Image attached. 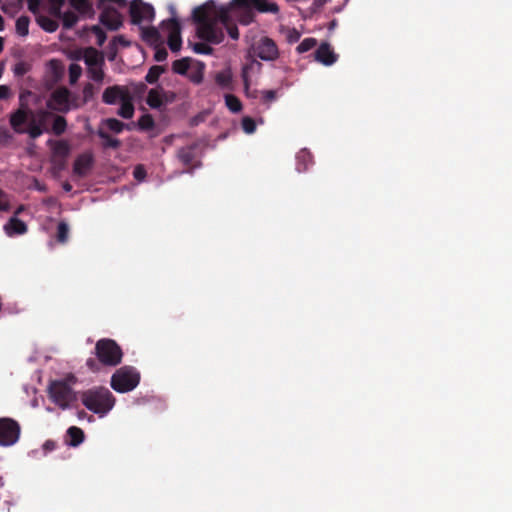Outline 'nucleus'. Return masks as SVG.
Segmentation results:
<instances>
[{
    "mask_svg": "<svg viewBox=\"0 0 512 512\" xmlns=\"http://www.w3.org/2000/svg\"><path fill=\"white\" fill-rule=\"evenodd\" d=\"M196 143L184 146L177 151V157L184 166H192L196 159Z\"/></svg>",
    "mask_w": 512,
    "mask_h": 512,
    "instance_id": "obj_19",
    "label": "nucleus"
},
{
    "mask_svg": "<svg viewBox=\"0 0 512 512\" xmlns=\"http://www.w3.org/2000/svg\"><path fill=\"white\" fill-rule=\"evenodd\" d=\"M98 136L104 140L103 147L104 148H113L117 149L120 147L121 142L119 139L111 137L107 132L103 130L98 131Z\"/></svg>",
    "mask_w": 512,
    "mask_h": 512,
    "instance_id": "obj_33",
    "label": "nucleus"
},
{
    "mask_svg": "<svg viewBox=\"0 0 512 512\" xmlns=\"http://www.w3.org/2000/svg\"><path fill=\"white\" fill-rule=\"evenodd\" d=\"M30 94V91L20 94V107L16 111L12 112L9 117L10 126L17 134H24L26 132L24 125L29 124V117L33 115V112L24 102L25 97Z\"/></svg>",
    "mask_w": 512,
    "mask_h": 512,
    "instance_id": "obj_8",
    "label": "nucleus"
},
{
    "mask_svg": "<svg viewBox=\"0 0 512 512\" xmlns=\"http://www.w3.org/2000/svg\"><path fill=\"white\" fill-rule=\"evenodd\" d=\"M193 50L195 53L203 55H210L213 52V48L204 42L194 43Z\"/></svg>",
    "mask_w": 512,
    "mask_h": 512,
    "instance_id": "obj_46",
    "label": "nucleus"
},
{
    "mask_svg": "<svg viewBox=\"0 0 512 512\" xmlns=\"http://www.w3.org/2000/svg\"><path fill=\"white\" fill-rule=\"evenodd\" d=\"M69 58L74 61H80L85 58V48H78L69 53Z\"/></svg>",
    "mask_w": 512,
    "mask_h": 512,
    "instance_id": "obj_52",
    "label": "nucleus"
},
{
    "mask_svg": "<svg viewBox=\"0 0 512 512\" xmlns=\"http://www.w3.org/2000/svg\"><path fill=\"white\" fill-rule=\"evenodd\" d=\"M164 72V66L154 65L148 70V73L145 76V80L149 84H155L159 80L161 74Z\"/></svg>",
    "mask_w": 512,
    "mask_h": 512,
    "instance_id": "obj_32",
    "label": "nucleus"
},
{
    "mask_svg": "<svg viewBox=\"0 0 512 512\" xmlns=\"http://www.w3.org/2000/svg\"><path fill=\"white\" fill-rule=\"evenodd\" d=\"M142 39L149 45L158 46L161 44V35L155 27L142 28Z\"/></svg>",
    "mask_w": 512,
    "mask_h": 512,
    "instance_id": "obj_24",
    "label": "nucleus"
},
{
    "mask_svg": "<svg viewBox=\"0 0 512 512\" xmlns=\"http://www.w3.org/2000/svg\"><path fill=\"white\" fill-rule=\"evenodd\" d=\"M249 51L263 61H275L279 57V49L276 42L268 36L254 39Z\"/></svg>",
    "mask_w": 512,
    "mask_h": 512,
    "instance_id": "obj_7",
    "label": "nucleus"
},
{
    "mask_svg": "<svg viewBox=\"0 0 512 512\" xmlns=\"http://www.w3.org/2000/svg\"><path fill=\"white\" fill-rule=\"evenodd\" d=\"M21 427L19 423L8 417L0 418V446L14 445L20 437Z\"/></svg>",
    "mask_w": 512,
    "mask_h": 512,
    "instance_id": "obj_9",
    "label": "nucleus"
},
{
    "mask_svg": "<svg viewBox=\"0 0 512 512\" xmlns=\"http://www.w3.org/2000/svg\"><path fill=\"white\" fill-rule=\"evenodd\" d=\"M11 96V90L7 85H0V100H6Z\"/></svg>",
    "mask_w": 512,
    "mask_h": 512,
    "instance_id": "obj_61",
    "label": "nucleus"
},
{
    "mask_svg": "<svg viewBox=\"0 0 512 512\" xmlns=\"http://www.w3.org/2000/svg\"><path fill=\"white\" fill-rule=\"evenodd\" d=\"M51 117L54 118L53 124H52V132L56 136L62 135L66 131V128H67L66 119L61 115H53L52 114Z\"/></svg>",
    "mask_w": 512,
    "mask_h": 512,
    "instance_id": "obj_31",
    "label": "nucleus"
},
{
    "mask_svg": "<svg viewBox=\"0 0 512 512\" xmlns=\"http://www.w3.org/2000/svg\"><path fill=\"white\" fill-rule=\"evenodd\" d=\"M140 382V374L132 366H123L111 376L110 385L118 393H127L134 390Z\"/></svg>",
    "mask_w": 512,
    "mask_h": 512,
    "instance_id": "obj_5",
    "label": "nucleus"
},
{
    "mask_svg": "<svg viewBox=\"0 0 512 512\" xmlns=\"http://www.w3.org/2000/svg\"><path fill=\"white\" fill-rule=\"evenodd\" d=\"M146 103L152 109H160L163 106L162 87H156L148 92Z\"/></svg>",
    "mask_w": 512,
    "mask_h": 512,
    "instance_id": "obj_23",
    "label": "nucleus"
},
{
    "mask_svg": "<svg viewBox=\"0 0 512 512\" xmlns=\"http://www.w3.org/2000/svg\"><path fill=\"white\" fill-rule=\"evenodd\" d=\"M63 27L65 29H71L78 22V16L72 11L62 12L61 17Z\"/></svg>",
    "mask_w": 512,
    "mask_h": 512,
    "instance_id": "obj_37",
    "label": "nucleus"
},
{
    "mask_svg": "<svg viewBox=\"0 0 512 512\" xmlns=\"http://www.w3.org/2000/svg\"><path fill=\"white\" fill-rule=\"evenodd\" d=\"M94 164L92 152L87 151L78 155L73 164V173L79 177H84L91 170Z\"/></svg>",
    "mask_w": 512,
    "mask_h": 512,
    "instance_id": "obj_14",
    "label": "nucleus"
},
{
    "mask_svg": "<svg viewBox=\"0 0 512 512\" xmlns=\"http://www.w3.org/2000/svg\"><path fill=\"white\" fill-rule=\"evenodd\" d=\"M81 401L88 410L103 417L113 409L116 398L108 388L95 387L84 391Z\"/></svg>",
    "mask_w": 512,
    "mask_h": 512,
    "instance_id": "obj_2",
    "label": "nucleus"
},
{
    "mask_svg": "<svg viewBox=\"0 0 512 512\" xmlns=\"http://www.w3.org/2000/svg\"><path fill=\"white\" fill-rule=\"evenodd\" d=\"M68 440L66 441L69 446L77 447L85 439V434L82 429L76 426H71L66 432Z\"/></svg>",
    "mask_w": 512,
    "mask_h": 512,
    "instance_id": "obj_22",
    "label": "nucleus"
},
{
    "mask_svg": "<svg viewBox=\"0 0 512 512\" xmlns=\"http://www.w3.org/2000/svg\"><path fill=\"white\" fill-rule=\"evenodd\" d=\"M168 30V46L172 52H178L182 46L181 25L178 20L171 18L164 22Z\"/></svg>",
    "mask_w": 512,
    "mask_h": 512,
    "instance_id": "obj_13",
    "label": "nucleus"
},
{
    "mask_svg": "<svg viewBox=\"0 0 512 512\" xmlns=\"http://www.w3.org/2000/svg\"><path fill=\"white\" fill-rule=\"evenodd\" d=\"M276 98V92L274 90H266L262 92V99L264 102L269 103Z\"/></svg>",
    "mask_w": 512,
    "mask_h": 512,
    "instance_id": "obj_59",
    "label": "nucleus"
},
{
    "mask_svg": "<svg viewBox=\"0 0 512 512\" xmlns=\"http://www.w3.org/2000/svg\"><path fill=\"white\" fill-rule=\"evenodd\" d=\"M30 69V66L26 62H18L14 65L13 72L15 76L22 77L24 76Z\"/></svg>",
    "mask_w": 512,
    "mask_h": 512,
    "instance_id": "obj_48",
    "label": "nucleus"
},
{
    "mask_svg": "<svg viewBox=\"0 0 512 512\" xmlns=\"http://www.w3.org/2000/svg\"><path fill=\"white\" fill-rule=\"evenodd\" d=\"M129 13L133 24L151 21L154 18L153 7L142 0H133L130 4Z\"/></svg>",
    "mask_w": 512,
    "mask_h": 512,
    "instance_id": "obj_12",
    "label": "nucleus"
},
{
    "mask_svg": "<svg viewBox=\"0 0 512 512\" xmlns=\"http://www.w3.org/2000/svg\"><path fill=\"white\" fill-rule=\"evenodd\" d=\"M297 165L296 169L298 172H305L309 165L312 163V155L309 151L303 149L296 155Z\"/></svg>",
    "mask_w": 512,
    "mask_h": 512,
    "instance_id": "obj_28",
    "label": "nucleus"
},
{
    "mask_svg": "<svg viewBox=\"0 0 512 512\" xmlns=\"http://www.w3.org/2000/svg\"><path fill=\"white\" fill-rule=\"evenodd\" d=\"M50 69L52 70V73L54 75V79L58 80L62 73H63V67L60 64V62L56 59H52L49 61Z\"/></svg>",
    "mask_w": 512,
    "mask_h": 512,
    "instance_id": "obj_47",
    "label": "nucleus"
},
{
    "mask_svg": "<svg viewBox=\"0 0 512 512\" xmlns=\"http://www.w3.org/2000/svg\"><path fill=\"white\" fill-rule=\"evenodd\" d=\"M94 353L98 362L107 367H116L123 359L122 348L110 338L99 339L95 344Z\"/></svg>",
    "mask_w": 512,
    "mask_h": 512,
    "instance_id": "obj_4",
    "label": "nucleus"
},
{
    "mask_svg": "<svg viewBox=\"0 0 512 512\" xmlns=\"http://www.w3.org/2000/svg\"><path fill=\"white\" fill-rule=\"evenodd\" d=\"M95 94V88L91 83H87L83 88V102H89Z\"/></svg>",
    "mask_w": 512,
    "mask_h": 512,
    "instance_id": "obj_50",
    "label": "nucleus"
},
{
    "mask_svg": "<svg viewBox=\"0 0 512 512\" xmlns=\"http://www.w3.org/2000/svg\"><path fill=\"white\" fill-rule=\"evenodd\" d=\"M214 79L216 84L222 89H232V73L230 69L217 72Z\"/></svg>",
    "mask_w": 512,
    "mask_h": 512,
    "instance_id": "obj_27",
    "label": "nucleus"
},
{
    "mask_svg": "<svg viewBox=\"0 0 512 512\" xmlns=\"http://www.w3.org/2000/svg\"><path fill=\"white\" fill-rule=\"evenodd\" d=\"M190 67L189 58H182L175 60L172 63V70L174 73L185 75Z\"/></svg>",
    "mask_w": 512,
    "mask_h": 512,
    "instance_id": "obj_36",
    "label": "nucleus"
},
{
    "mask_svg": "<svg viewBox=\"0 0 512 512\" xmlns=\"http://www.w3.org/2000/svg\"><path fill=\"white\" fill-rule=\"evenodd\" d=\"M105 125L108 127L109 130L115 132V133H121L126 125L121 122L120 120L116 118H108L104 121Z\"/></svg>",
    "mask_w": 512,
    "mask_h": 512,
    "instance_id": "obj_39",
    "label": "nucleus"
},
{
    "mask_svg": "<svg viewBox=\"0 0 512 512\" xmlns=\"http://www.w3.org/2000/svg\"><path fill=\"white\" fill-rule=\"evenodd\" d=\"M232 5L243 10L255 9L260 13L277 14L279 12V6L268 0H233Z\"/></svg>",
    "mask_w": 512,
    "mask_h": 512,
    "instance_id": "obj_11",
    "label": "nucleus"
},
{
    "mask_svg": "<svg viewBox=\"0 0 512 512\" xmlns=\"http://www.w3.org/2000/svg\"><path fill=\"white\" fill-rule=\"evenodd\" d=\"M116 4L119 7H125V0H98V8L102 10L99 20L109 30H118L122 25L120 13L110 5Z\"/></svg>",
    "mask_w": 512,
    "mask_h": 512,
    "instance_id": "obj_6",
    "label": "nucleus"
},
{
    "mask_svg": "<svg viewBox=\"0 0 512 512\" xmlns=\"http://www.w3.org/2000/svg\"><path fill=\"white\" fill-rule=\"evenodd\" d=\"M82 74V67L79 64L72 63L69 66V82L75 84Z\"/></svg>",
    "mask_w": 512,
    "mask_h": 512,
    "instance_id": "obj_41",
    "label": "nucleus"
},
{
    "mask_svg": "<svg viewBox=\"0 0 512 512\" xmlns=\"http://www.w3.org/2000/svg\"><path fill=\"white\" fill-rule=\"evenodd\" d=\"M104 65H97V66H91L88 67V73L89 77L95 81V82H102L104 79V71H103Z\"/></svg>",
    "mask_w": 512,
    "mask_h": 512,
    "instance_id": "obj_38",
    "label": "nucleus"
},
{
    "mask_svg": "<svg viewBox=\"0 0 512 512\" xmlns=\"http://www.w3.org/2000/svg\"><path fill=\"white\" fill-rule=\"evenodd\" d=\"M84 62L87 65V67L104 65V55L101 51L97 50L94 47H86Z\"/></svg>",
    "mask_w": 512,
    "mask_h": 512,
    "instance_id": "obj_20",
    "label": "nucleus"
},
{
    "mask_svg": "<svg viewBox=\"0 0 512 512\" xmlns=\"http://www.w3.org/2000/svg\"><path fill=\"white\" fill-rule=\"evenodd\" d=\"M117 53H118L117 46L115 44H113L112 42H110L108 45V54H107L108 60L114 61L117 56Z\"/></svg>",
    "mask_w": 512,
    "mask_h": 512,
    "instance_id": "obj_58",
    "label": "nucleus"
},
{
    "mask_svg": "<svg viewBox=\"0 0 512 512\" xmlns=\"http://www.w3.org/2000/svg\"><path fill=\"white\" fill-rule=\"evenodd\" d=\"M10 208L6 193L0 189V211H8Z\"/></svg>",
    "mask_w": 512,
    "mask_h": 512,
    "instance_id": "obj_56",
    "label": "nucleus"
},
{
    "mask_svg": "<svg viewBox=\"0 0 512 512\" xmlns=\"http://www.w3.org/2000/svg\"><path fill=\"white\" fill-rule=\"evenodd\" d=\"M4 231L9 237L23 235L27 232V225L16 216H13L4 225Z\"/></svg>",
    "mask_w": 512,
    "mask_h": 512,
    "instance_id": "obj_18",
    "label": "nucleus"
},
{
    "mask_svg": "<svg viewBox=\"0 0 512 512\" xmlns=\"http://www.w3.org/2000/svg\"><path fill=\"white\" fill-rule=\"evenodd\" d=\"M129 94H130V92L124 86H120V85L109 86L103 92L102 101L105 104L113 105V104H116L117 101H122Z\"/></svg>",
    "mask_w": 512,
    "mask_h": 512,
    "instance_id": "obj_16",
    "label": "nucleus"
},
{
    "mask_svg": "<svg viewBox=\"0 0 512 512\" xmlns=\"http://www.w3.org/2000/svg\"><path fill=\"white\" fill-rule=\"evenodd\" d=\"M138 125H139V127L141 129H144V130L151 129L154 126L153 118L150 115H148V114L147 115H143L138 120Z\"/></svg>",
    "mask_w": 512,
    "mask_h": 512,
    "instance_id": "obj_49",
    "label": "nucleus"
},
{
    "mask_svg": "<svg viewBox=\"0 0 512 512\" xmlns=\"http://www.w3.org/2000/svg\"><path fill=\"white\" fill-rule=\"evenodd\" d=\"M88 31L90 33H92L93 35H95L96 39H97V45L98 46H102L105 41H106V33L104 32V30L98 26V25H93L91 27L88 28Z\"/></svg>",
    "mask_w": 512,
    "mask_h": 512,
    "instance_id": "obj_40",
    "label": "nucleus"
},
{
    "mask_svg": "<svg viewBox=\"0 0 512 512\" xmlns=\"http://www.w3.org/2000/svg\"><path fill=\"white\" fill-rule=\"evenodd\" d=\"M68 235H69V227H68L67 223H65L64 221H61L57 227L56 237H57L58 242L65 243L68 239Z\"/></svg>",
    "mask_w": 512,
    "mask_h": 512,
    "instance_id": "obj_43",
    "label": "nucleus"
},
{
    "mask_svg": "<svg viewBox=\"0 0 512 512\" xmlns=\"http://www.w3.org/2000/svg\"><path fill=\"white\" fill-rule=\"evenodd\" d=\"M69 3L81 15L92 16L94 14L90 0H69Z\"/></svg>",
    "mask_w": 512,
    "mask_h": 512,
    "instance_id": "obj_26",
    "label": "nucleus"
},
{
    "mask_svg": "<svg viewBox=\"0 0 512 512\" xmlns=\"http://www.w3.org/2000/svg\"><path fill=\"white\" fill-rule=\"evenodd\" d=\"M29 23L30 19L28 16H20L16 20V33L22 37L27 36L29 33Z\"/></svg>",
    "mask_w": 512,
    "mask_h": 512,
    "instance_id": "obj_34",
    "label": "nucleus"
},
{
    "mask_svg": "<svg viewBox=\"0 0 512 512\" xmlns=\"http://www.w3.org/2000/svg\"><path fill=\"white\" fill-rule=\"evenodd\" d=\"M50 116H52V112H50V111H47V110L38 111L39 121L36 122V120L34 118H32L29 121V124H28V127L26 128L25 133H27L31 139H36V138L40 137L44 132V130L42 128V124Z\"/></svg>",
    "mask_w": 512,
    "mask_h": 512,
    "instance_id": "obj_17",
    "label": "nucleus"
},
{
    "mask_svg": "<svg viewBox=\"0 0 512 512\" xmlns=\"http://www.w3.org/2000/svg\"><path fill=\"white\" fill-rule=\"evenodd\" d=\"M167 57H168V52H167L166 48L160 46V44L158 46H156L154 59L157 62H163L167 59Z\"/></svg>",
    "mask_w": 512,
    "mask_h": 512,
    "instance_id": "obj_51",
    "label": "nucleus"
},
{
    "mask_svg": "<svg viewBox=\"0 0 512 512\" xmlns=\"http://www.w3.org/2000/svg\"><path fill=\"white\" fill-rule=\"evenodd\" d=\"M241 125H242L243 131L247 134H252L256 130V123H255L254 119L249 116L243 117Z\"/></svg>",
    "mask_w": 512,
    "mask_h": 512,
    "instance_id": "obj_45",
    "label": "nucleus"
},
{
    "mask_svg": "<svg viewBox=\"0 0 512 512\" xmlns=\"http://www.w3.org/2000/svg\"><path fill=\"white\" fill-rule=\"evenodd\" d=\"M131 94L126 96L121 102V106L117 111V114L124 119H131L134 115V105Z\"/></svg>",
    "mask_w": 512,
    "mask_h": 512,
    "instance_id": "obj_25",
    "label": "nucleus"
},
{
    "mask_svg": "<svg viewBox=\"0 0 512 512\" xmlns=\"http://www.w3.org/2000/svg\"><path fill=\"white\" fill-rule=\"evenodd\" d=\"M192 17L197 24V36L206 42L221 43L224 40V29L232 39L239 38L238 27L231 22L226 10L212 14L205 6H199L193 10Z\"/></svg>",
    "mask_w": 512,
    "mask_h": 512,
    "instance_id": "obj_1",
    "label": "nucleus"
},
{
    "mask_svg": "<svg viewBox=\"0 0 512 512\" xmlns=\"http://www.w3.org/2000/svg\"><path fill=\"white\" fill-rule=\"evenodd\" d=\"M75 381L74 375L50 381L47 387L49 399L63 410L69 408L70 404L76 400V394L72 388Z\"/></svg>",
    "mask_w": 512,
    "mask_h": 512,
    "instance_id": "obj_3",
    "label": "nucleus"
},
{
    "mask_svg": "<svg viewBox=\"0 0 512 512\" xmlns=\"http://www.w3.org/2000/svg\"><path fill=\"white\" fill-rule=\"evenodd\" d=\"M317 45V40L315 38L309 37L305 38L296 48L298 53H305Z\"/></svg>",
    "mask_w": 512,
    "mask_h": 512,
    "instance_id": "obj_44",
    "label": "nucleus"
},
{
    "mask_svg": "<svg viewBox=\"0 0 512 512\" xmlns=\"http://www.w3.org/2000/svg\"><path fill=\"white\" fill-rule=\"evenodd\" d=\"M50 8L49 12L54 17H61L62 15V7L65 3V0H48Z\"/></svg>",
    "mask_w": 512,
    "mask_h": 512,
    "instance_id": "obj_42",
    "label": "nucleus"
},
{
    "mask_svg": "<svg viewBox=\"0 0 512 512\" xmlns=\"http://www.w3.org/2000/svg\"><path fill=\"white\" fill-rule=\"evenodd\" d=\"M254 64H256L259 68L261 67V63L253 61L250 64H246L242 67L241 71V78L244 83V90L248 97H256L255 92H250L249 85H250V78H249V71L253 68Z\"/></svg>",
    "mask_w": 512,
    "mask_h": 512,
    "instance_id": "obj_29",
    "label": "nucleus"
},
{
    "mask_svg": "<svg viewBox=\"0 0 512 512\" xmlns=\"http://www.w3.org/2000/svg\"><path fill=\"white\" fill-rule=\"evenodd\" d=\"M27 4H28V9L32 13L36 14L39 10L41 0H27Z\"/></svg>",
    "mask_w": 512,
    "mask_h": 512,
    "instance_id": "obj_60",
    "label": "nucleus"
},
{
    "mask_svg": "<svg viewBox=\"0 0 512 512\" xmlns=\"http://www.w3.org/2000/svg\"><path fill=\"white\" fill-rule=\"evenodd\" d=\"M301 33L296 28H291L287 32V41L289 43H296L300 40Z\"/></svg>",
    "mask_w": 512,
    "mask_h": 512,
    "instance_id": "obj_53",
    "label": "nucleus"
},
{
    "mask_svg": "<svg viewBox=\"0 0 512 512\" xmlns=\"http://www.w3.org/2000/svg\"><path fill=\"white\" fill-rule=\"evenodd\" d=\"M225 104L227 108L233 113H237L242 110L241 101L233 94L225 95Z\"/></svg>",
    "mask_w": 512,
    "mask_h": 512,
    "instance_id": "obj_35",
    "label": "nucleus"
},
{
    "mask_svg": "<svg viewBox=\"0 0 512 512\" xmlns=\"http://www.w3.org/2000/svg\"><path fill=\"white\" fill-rule=\"evenodd\" d=\"M111 42L113 44H115L116 46L117 45H121L122 47H128L130 45V42L128 40H126V38L123 36V35H117L115 36Z\"/></svg>",
    "mask_w": 512,
    "mask_h": 512,
    "instance_id": "obj_57",
    "label": "nucleus"
},
{
    "mask_svg": "<svg viewBox=\"0 0 512 512\" xmlns=\"http://www.w3.org/2000/svg\"><path fill=\"white\" fill-rule=\"evenodd\" d=\"M49 110L67 113L71 109L70 91L66 87H61L53 91L46 102Z\"/></svg>",
    "mask_w": 512,
    "mask_h": 512,
    "instance_id": "obj_10",
    "label": "nucleus"
},
{
    "mask_svg": "<svg viewBox=\"0 0 512 512\" xmlns=\"http://www.w3.org/2000/svg\"><path fill=\"white\" fill-rule=\"evenodd\" d=\"M49 142L52 143L53 156L64 162L70 153V145L68 144V142L65 140Z\"/></svg>",
    "mask_w": 512,
    "mask_h": 512,
    "instance_id": "obj_21",
    "label": "nucleus"
},
{
    "mask_svg": "<svg viewBox=\"0 0 512 512\" xmlns=\"http://www.w3.org/2000/svg\"><path fill=\"white\" fill-rule=\"evenodd\" d=\"M314 58L325 66H331L338 60V55L333 51L329 43L323 42L314 52Z\"/></svg>",
    "mask_w": 512,
    "mask_h": 512,
    "instance_id": "obj_15",
    "label": "nucleus"
},
{
    "mask_svg": "<svg viewBox=\"0 0 512 512\" xmlns=\"http://www.w3.org/2000/svg\"><path fill=\"white\" fill-rule=\"evenodd\" d=\"M86 365L91 371H97L99 369L98 362L93 358L87 359Z\"/></svg>",
    "mask_w": 512,
    "mask_h": 512,
    "instance_id": "obj_64",
    "label": "nucleus"
},
{
    "mask_svg": "<svg viewBox=\"0 0 512 512\" xmlns=\"http://www.w3.org/2000/svg\"><path fill=\"white\" fill-rule=\"evenodd\" d=\"M133 176L138 181H143L146 177V170L142 165H138L134 168Z\"/></svg>",
    "mask_w": 512,
    "mask_h": 512,
    "instance_id": "obj_55",
    "label": "nucleus"
},
{
    "mask_svg": "<svg viewBox=\"0 0 512 512\" xmlns=\"http://www.w3.org/2000/svg\"><path fill=\"white\" fill-rule=\"evenodd\" d=\"M163 106L172 103L176 99V94L172 91H166L162 88Z\"/></svg>",
    "mask_w": 512,
    "mask_h": 512,
    "instance_id": "obj_54",
    "label": "nucleus"
},
{
    "mask_svg": "<svg viewBox=\"0 0 512 512\" xmlns=\"http://www.w3.org/2000/svg\"><path fill=\"white\" fill-rule=\"evenodd\" d=\"M254 20V16L251 10H246V13L242 16L240 22L244 25L250 24Z\"/></svg>",
    "mask_w": 512,
    "mask_h": 512,
    "instance_id": "obj_63",
    "label": "nucleus"
},
{
    "mask_svg": "<svg viewBox=\"0 0 512 512\" xmlns=\"http://www.w3.org/2000/svg\"><path fill=\"white\" fill-rule=\"evenodd\" d=\"M38 25L46 32H55L58 29V22L48 16L40 15L37 17Z\"/></svg>",
    "mask_w": 512,
    "mask_h": 512,
    "instance_id": "obj_30",
    "label": "nucleus"
},
{
    "mask_svg": "<svg viewBox=\"0 0 512 512\" xmlns=\"http://www.w3.org/2000/svg\"><path fill=\"white\" fill-rule=\"evenodd\" d=\"M190 80L195 84H200L203 80V72L202 70H198L196 72H193L190 75Z\"/></svg>",
    "mask_w": 512,
    "mask_h": 512,
    "instance_id": "obj_62",
    "label": "nucleus"
}]
</instances>
